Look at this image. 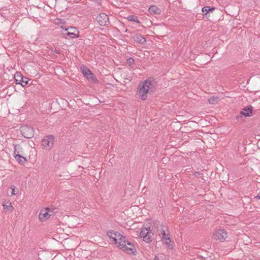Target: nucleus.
<instances>
[{
    "label": "nucleus",
    "instance_id": "23",
    "mask_svg": "<svg viewBox=\"0 0 260 260\" xmlns=\"http://www.w3.org/2000/svg\"><path fill=\"white\" fill-rule=\"evenodd\" d=\"M20 148V146L19 145H16L14 146V156L16 159V156L17 154H19V151H18L17 149Z\"/></svg>",
    "mask_w": 260,
    "mask_h": 260
},
{
    "label": "nucleus",
    "instance_id": "28",
    "mask_svg": "<svg viewBox=\"0 0 260 260\" xmlns=\"http://www.w3.org/2000/svg\"><path fill=\"white\" fill-rule=\"evenodd\" d=\"M154 260H158V258L156 256H155Z\"/></svg>",
    "mask_w": 260,
    "mask_h": 260
},
{
    "label": "nucleus",
    "instance_id": "29",
    "mask_svg": "<svg viewBox=\"0 0 260 260\" xmlns=\"http://www.w3.org/2000/svg\"><path fill=\"white\" fill-rule=\"evenodd\" d=\"M128 247H131V245H127Z\"/></svg>",
    "mask_w": 260,
    "mask_h": 260
},
{
    "label": "nucleus",
    "instance_id": "18",
    "mask_svg": "<svg viewBox=\"0 0 260 260\" xmlns=\"http://www.w3.org/2000/svg\"><path fill=\"white\" fill-rule=\"evenodd\" d=\"M16 159L21 165H23L27 161L26 158L21 156L20 154L16 155Z\"/></svg>",
    "mask_w": 260,
    "mask_h": 260
},
{
    "label": "nucleus",
    "instance_id": "6",
    "mask_svg": "<svg viewBox=\"0 0 260 260\" xmlns=\"http://www.w3.org/2000/svg\"><path fill=\"white\" fill-rule=\"evenodd\" d=\"M81 70L83 75L88 80L91 81L93 83H98V80L92 74L91 71L88 69L86 66H82L81 67Z\"/></svg>",
    "mask_w": 260,
    "mask_h": 260
},
{
    "label": "nucleus",
    "instance_id": "25",
    "mask_svg": "<svg viewBox=\"0 0 260 260\" xmlns=\"http://www.w3.org/2000/svg\"><path fill=\"white\" fill-rule=\"evenodd\" d=\"M200 173L199 172H196L194 173V175L196 177H199L200 176Z\"/></svg>",
    "mask_w": 260,
    "mask_h": 260
},
{
    "label": "nucleus",
    "instance_id": "17",
    "mask_svg": "<svg viewBox=\"0 0 260 260\" xmlns=\"http://www.w3.org/2000/svg\"><path fill=\"white\" fill-rule=\"evenodd\" d=\"M66 36H68L69 37V38L71 39H74V38H77L79 37V35L78 34H76L75 31H68L67 33L64 34V37L67 39L68 38L66 37Z\"/></svg>",
    "mask_w": 260,
    "mask_h": 260
},
{
    "label": "nucleus",
    "instance_id": "4",
    "mask_svg": "<svg viewBox=\"0 0 260 260\" xmlns=\"http://www.w3.org/2000/svg\"><path fill=\"white\" fill-rule=\"evenodd\" d=\"M141 238L146 243H149L153 239V233L150 230V228L143 227L140 233Z\"/></svg>",
    "mask_w": 260,
    "mask_h": 260
},
{
    "label": "nucleus",
    "instance_id": "10",
    "mask_svg": "<svg viewBox=\"0 0 260 260\" xmlns=\"http://www.w3.org/2000/svg\"><path fill=\"white\" fill-rule=\"evenodd\" d=\"M227 233L224 229H219L216 231L215 237L216 240L222 241L226 238Z\"/></svg>",
    "mask_w": 260,
    "mask_h": 260
},
{
    "label": "nucleus",
    "instance_id": "22",
    "mask_svg": "<svg viewBox=\"0 0 260 260\" xmlns=\"http://www.w3.org/2000/svg\"><path fill=\"white\" fill-rule=\"evenodd\" d=\"M61 28L62 29H64L65 31H67L68 30H70V31H71V32L75 31V32L77 31L78 34H79V31L75 27H71L70 28H66V27H64V26H61Z\"/></svg>",
    "mask_w": 260,
    "mask_h": 260
},
{
    "label": "nucleus",
    "instance_id": "7",
    "mask_svg": "<svg viewBox=\"0 0 260 260\" xmlns=\"http://www.w3.org/2000/svg\"><path fill=\"white\" fill-rule=\"evenodd\" d=\"M21 133L24 138L30 139L34 136L33 128L28 126H23L21 128Z\"/></svg>",
    "mask_w": 260,
    "mask_h": 260
},
{
    "label": "nucleus",
    "instance_id": "13",
    "mask_svg": "<svg viewBox=\"0 0 260 260\" xmlns=\"http://www.w3.org/2000/svg\"><path fill=\"white\" fill-rule=\"evenodd\" d=\"M215 10L214 7H211L209 6H205L202 8V11L204 13V15L206 16V18L209 17L208 14L210 12H212Z\"/></svg>",
    "mask_w": 260,
    "mask_h": 260
},
{
    "label": "nucleus",
    "instance_id": "19",
    "mask_svg": "<svg viewBox=\"0 0 260 260\" xmlns=\"http://www.w3.org/2000/svg\"><path fill=\"white\" fill-rule=\"evenodd\" d=\"M127 19L131 21L135 22L138 24L140 23V21L138 20V17L136 15H130L127 17Z\"/></svg>",
    "mask_w": 260,
    "mask_h": 260
},
{
    "label": "nucleus",
    "instance_id": "15",
    "mask_svg": "<svg viewBox=\"0 0 260 260\" xmlns=\"http://www.w3.org/2000/svg\"><path fill=\"white\" fill-rule=\"evenodd\" d=\"M134 40L135 42L140 43L141 44H144L146 42V39L141 35L137 34L133 37Z\"/></svg>",
    "mask_w": 260,
    "mask_h": 260
},
{
    "label": "nucleus",
    "instance_id": "8",
    "mask_svg": "<svg viewBox=\"0 0 260 260\" xmlns=\"http://www.w3.org/2000/svg\"><path fill=\"white\" fill-rule=\"evenodd\" d=\"M14 78L16 83L17 84H20L23 87L25 86L28 83V79L26 77L23 76L20 73H17Z\"/></svg>",
    "mask_w": 260,
    "mask_h": 260
},
{
    "label": "nucleus",
    "instance_id": "3",
    "mask_svg": "<svg viewBox=\"0 0 260 260\" xmlns=\"http://www.w3.org/2000/svg\"><path fill=\"white\" fill-rule=\"evenodd\" d=\"M54 137L52 135L44 136L41 141V146L43 149L50 150L53 147Z\"/></svg>",
    "mask_w": 260,
    "mask_h": 260
},
{
    "label": "nucleus",
    "instance_id": "9",
    "mask_svg": "<svg viewBox=\"0 0 260 260\" xmlns=\"http://www.w3.org/2000/svg\"><path fill=\"white\" fill-rule=\"evenodd\" d=\"M98 23L101 26L108 25L110 22L109 21V17L105 13H101L96 18Z\"/></svg>",
    "mask_w": 260,
    "mask_h": 260
},
{
    "label": "nucleus",
    "instance_id": "14",
    "mask_svg": "<svg viewBox=\"0 0 260 260\" xmlns=\"http://www.w3.org/2000/svg\"><path fill=\"white\" fill-rule=\"evenodd\" d=\"M148 11L151 14L158 15L161 13L160 9L155 6H151L149 8Z\"/></svg>",
    "mask_w": 260,
    "mask_h": 260
},
{
    "label": "nucleus",
    "instance_id": "24",
    "mask_svg": "<svg viewBox=\"0 0 260 260\" xmlns=\"http://www.w3.org/2000/svg\"><path fill=\"white\" fill-rule=\"evenodd\" d=\"M134 62H135V60L132 57H129L126 59V63H127V64H128L129 66L133 64L134 63Z\"/></svg>",
    "mask_w": 260,
    "mask_h": 260
},
{
    "label": "nucleus",
    "instance_id": "20",
    "mask_svg": "<svg viewBox=\"0 0 260 260\" xmlns=\"http://www.w3.org/2000/svg\"><path fill=\"white\" fill-rule=\"evenodd\" d=\"M3 206L4 209L10 208L11 210L13 209V207L12 206L11 203L9 201H5L3 202Z\"/></svg>",
    "mask_w": 260,
    "mask_h": 260
},
{
    "label": "nucleus",
    "instance_id": "5",
    "mask_svg": "<svg viewBox=\"0 0 260 260\" xmlns=\"http://www.w3.org/2000/svg\"><path fill=\"white\" fill-rule=\"evenodd\" d=\"M159 234L162 235L161 239L164 241L165 243L168 246L170 245L171 240L169 237V232L166 226L160 225V233Z\"/></svg>",
    "mask_w": 260,
    "mask_h": 260
},
{
    "label": "nucleus",
    "instance_id": "26",
    "mask_svg": "<svg viewBox=\"0 0 260 260\" xmlns=\"http://www.w3.org/2000/svg\"><path fill=\"white\" fill-rule=\"evenodd\" d=\"M17 193H16L15 191V189L13 188L12 189V195H15Z\"/></svg>",
    "mask_w": 260,
    "mask_h": 260
},
{
    "label": "nucleus",
    "instance_id": "2",
    "mask_svg": "<svg viewBox=\"0 0 260 260\" xmlns=\"http://www.w3.org/2000/svg\"><path fill=\"white\" fill-rule=\"evenodd\" d=\"M118 238L119 247L127 253H133V250L135 249L134 245L127 241L125 237L121 235L120 234H118Z\"/></svg>",
    "mask_w": 260,
    "mask_h": 260
},
{
    "label": "nucleus",
    "instance_id": "12",
    "mask_svg": "<svg viewBox=\"0 0 260 260\" xmlns=\"http://www.w3.org/2000/svg\"><path fill=\"white\" fill-rule=\"evenodd\" d=\"M252 110L253 107L251 105H249L244 108L243 110L240 112V114L245 117H249L252 114Z\"/></svg>",
    "mask_w": 260,
    "mask_h": 260
},
{
    "label": "nucleus",
    "instance_id": "1",
    "mask_svg": "<svg viewBox=\"0 0 260 260\" xmlns=\"http://www.w3.org/2000/svg\"><path fill=\"white\" fill-rule=\"evenodd\" d=\"M154 87L155 82L154 81L149 79L146 80L139 84L137 94L140 99L145 100L147 97V94L149 92L152 91Z\"/></svg>",
    "mask_w": 260,
    "mask_h": 260
},
{
    "label": "nucleus",
    "instance_id": "21",
    "mask_svg": "<svg viewBox=\"0 0 260 260\" xmlns=\"http://www.w3.org/2000/svg\"><path fill=\"white\" fill-rule=\"evenodd\" d=\"M218 99V97L212 96L208 100V102L210 104H215L217 103Z\"/></svg>",
    "mask_w": 260,
    "mask_h": 260
},
{
    "label": "nucleus",
    "instance_id": "16",
    "mask_svg": "<svg viewBox=\"0 0 260 260\" xmlns=\"http://www.w3.org/2000/svg\"><path fill=\"white\" fill-rule=\"evenodd\" d=\"M118 234L119 233L117 232H113L112 231H110L108 233V236L110 237V238L113 239L115 243H118L117 238Z\"/></svg>",
    "mask_w": 260,
    "mask_h": 260
},
{
    "label": "nucleus",
    "instance_id": "11",
    "mask_svg": "<svg viewBox=\"0 0 260 260\" xmlns=\"http://www.w3.org/2000/svg\"><path fill=\"white\" fill-rule=\"evenodd\" d=\"M49 209L46 208L44 210H42L39 215V218L41 221H44L50 217V214H49Z\"/></svg>",
    "mask_w": 260,
    "mask_h": 260
},
{
    "label": "nucleus",
    "instance_id": "27",
    "mask_svg": "<svg viewBox=\"0 0 260 260\" xmlns=\"http://www.w3.org/2000/svg\"><path fill=\"white\" fill-rule=\"evenodd\" d=\"M257 199H260V192L257 194V195L255 197Z\"/></svg>",
    "mask_w": 260,
    "mask_h": 260
}]
</instances>
